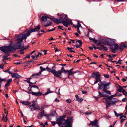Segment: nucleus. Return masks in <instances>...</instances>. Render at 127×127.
Listing matches in <instances>:
<instances>
[{"label":"nucleus","mask_w":127,"mask_h":127,"mask_svg":"<svg viewBox=\"0 0 127 127\" xmlns=\"http://www.w3.org/2000/svg\"><path fill=\"white\" fill-rule=\"evenodd\" d=\"M45 116L47 117H48L50 116L49 115H46L45 114V110L43 111H40L39 112L37 115V117L39 119H41L43 116Z\"/></svg>","instance_id":"obj_10"},{"label":"nucleus","mask_w":127,"mask_h":127,"mask_svg":"<svg viewBox=\"0 0 127 127\" xmlns=\"http://www.w3.org/2000/svg\"><path fill=\"white\" fill-rule=\"evenodd\" d=\"M4 68V66L3 65H0V68L3 69Z\"/></svg>","instance_id":"obj_51"},{"label":"nucleus","mask_w":127,"mask_h":127,"mask_svg":"<svg viewBox=\"0 0 127 127\" xmlns=\"http://www.w3.org/2000/svg\"><path fill=\"white\" fill-rule=\"evenodd\" d=\"M39 74V73H37L32 74L30 77L28 78V79H30L32 78H37L40 76Z\"/></svg>","instance_id":"obj_14"},{"label":"nucleus","mask_w":127,"mask_h":127,"mask_svg":"<svg viewBox=\"0 0 127 127\" xmlns=\"http://www.w3.org/2000/svg\"><path fill=\"white\" fill-rule=\"evenodd\" d=\"M52 92L50 91V89L48 88V89L47 92L44 94H43L42 93L40 92H32L30 93L33 95L35 96H40L41 95H42L43 96H44V95H46L49 93H51ZM28 93H30V92H28Z\"/></svg>","instance_id":"obj_5"},{"label":"nucleus","mask_w":127,"mask_h":127,"mask_svg":"<svg viewBox=\"0 0 127 127\" xmlns=\"http://www.w3.org/2000/svg\"><path fill=\"white\" fill-rule=\"evenodd\" d=\"M52 24V22L49 20H47L44 23V25L45 26L47 27L50 25Z\"/></svg>","instance_id":"obj_20"},{"label":"nucleus","mask_w":127,"mask_h":127,"mask_svg":"<svg viewBox=\"0 0 127 127\" xmlns=\"http://www.w3.org/2000/svg\"><path fill=\"white\" fill-rule=\"evenodd\" d=\"M9 52H8V54H5H5H7V56H4V60H7V59H8V58H7V56H9L10 55V54L9 53Z\"/></svg>","instance_id":"obj_35"},{"label":"nucleus","mask_w":127,"mask_h":127,"mask_svg":"<svg viewBox=\"0 0 127 127\" xmlns=\"http://www.w3.org/2000/svg\"><path fill=\"white\" fill-rule=\"evenodd\" d=\"M21 103L23 105H28L30 104L31 103L29 102L28 101H22L21 102Z\"/></svg>","instance_id":"obj_26"},{"label":"nucleus","mask_w":127,"mask_h":127,"mask_svg":"<svg viewBox=\"0 0 127 127\" xmlns=\"http://www.w3.org/2000/svg\"><path fill=\"white\" fill-rule=\"evenodd\" d=\"M92 77L93 78H95L96 80L94 82V84L97 83L98 82L100 81V75L99 74L98 72H95L92 73Z\"/></svg>","instance_id":"obj_6"},{"label":"nucleus","mask_w":127,"mask_h":127,"mask_svg":"<svg viewBox=\"0 0 127 127\" xmlns=\"http://www.w3.org/2000/svg\"><path fill=\"white\" fill-rule=\"evenodd\" d=\"M102 101L104 103H109V97L107 98H103L102 99Z\"/></svg>","instance_id":"obj_16"},{"label":"nucleus","mask_w":127,"mask_h":127,"mask_svg":"<svg viewBox=\"0 0 127 127\" xmlns=\"http://www.w3.org/2000/svg\"><path fill=\"white\" fill-rule=\"evenodd\" d=\"M100 82L98 83V90H101L103 88V87L104 86V84L102 83L101 81H100Z\"/></svg>","instance_id":"obj_15"},{"label":"nucleus","mask_w":127,"mask_h":127,"mask_svg":"<svg viewBox=\"0 0 127 127\" xmlns=\"http://www.w3.org/2000/svg\"><path fill=\"white\" fill-rule=\"evenodd\" d=\"M125 0H117V1L118 2H123Z\"/></svg>","instance_id":"obj_61"},{"label":"nucleus","mask_w":127,"mask_h":127,"mask_svg":"<svg viewBox=\"0 0 127 127\" xmlns=\"http://www.w3.org/2000/svg\"><path fill=\"white\" fill-rule=\"evenodd\" d=\"M95 38H94V39H93L91 38L90 37L89 38V39L90 40H91L93 41L95 43H96L97 42V40L96 39H95Z\"/></svg>","instance_id":"obj_33"},{"label":"nucleus","mask_w":127,"mask_h":127,"mask_svg":"<svg viewBox=\"0 0 127 127\" xmlns=\"http://www.w3.org/2000/svg\"><path fill=\"white\" fill-rule=\"evenodd\" d=\"M56 123H55L54 122H52V124L53 126L55 125L56 124Z\"/></svg>","instance_id":"obj_59"},{"label":"nucleus","mask_w":127,"mask_h":127,"mask_svg":"<svg viewBox=\"0 0 127 127\" xmlns=\"http://www.w3.org/2000/svg\"><path fill=\"white\" fill-rule=\"evenodd\" d=\"M12 78H19L21 77V76L16 73H14L11 75Z\"/></svg>","instance_id":"obj_18"},{"label":"nucleus","mask_w":127,"mask_h":127,"mask_svg":"<svg viewBox=\"0 0 127 127\" xmlns=\"http://www.w3.org/2000/svg\"><path fill=\"white\" fill-rule=\"evenodd\" d=\"M29 86L30 87H31V88H32V87H34L35 88H37L38 89V90H39V88L37 86L35 85H32L30 84L29 85Z\"/></svg>","instance_id":"obj_31"},{"label":"nucleus","mask_w":127,"mask_h":127,"mask_svg":"<svg viewBox=\"0 0 127 127\" xmlns=\"http://www.w3.org/2000/svg\"><path fill=\"white\" fill-rule=\"evenodd\" d=\"M61 21H67L68 20L67 19V16L66 15L63 14L60 16Z\"/></svg>","instance_id":"obj_12"},{"label":"nucleus","mask_w":127,"mask_h":127,"mask_svg":"<svg viewBox=\"0 0 127 127\" xmlns=\"http://www.w3.org/2000/svg\"><path fill=\"white\" fill-rule=\"evenodd\" d=\"M119 47V45L116 44H115L111 45L110 47V49L112 50V51L113 53L116 52L115 51Z\"/></svg>","instance_id":"obj_11"},{"label":"nucleus","mask_w":127,"mask_h":127,"mask_svg":"<svg viewBox=\"0 0 127 127\" xmlns=\"http://www.w3.org/2000/svg\"><path fill=\"white\" fill-rule=\"evenodd\" d=\"M10 83H9L8 82H7L6 83V84H5V87H7L8 86H9L10 85Z\"/></svg>","instance_id":"obj_49"},{"label":"nucleus","mask_w":127,"mask_h":127,"mask_svg":"<svg viewBox=\"0 0 127 127\" xmlns=\"http://www.w3.org/2000/svg\"><path fill=\"white\" fill-rule=\"evenodd\" d=\"M114 113L115 114V116H116V117H118L119 116L118 114H117L116 112L115 111H114Z\"/></svg>","instance_id":"obj_46"},{"label":"nucleus","mask_w":127,"mask_h":127,"mask_svg":"<svg viewBox=\"0 0 127 127\" xmlns=\"http://www.w3.org/2000/svg\"><path fill=\"white\" fill-rule=\"evenodd\" d=\"M125 120V119H122L120 121V123H122Z\"/></svg>","instance_id":"obj_56"},{"label":"nucleus","mask_w":127,"mask_h":127,"mask_svg":"<svg viewBox=\"0 0 127 127\" xmlns=\"http://www.w3.org/2000/svg\"><path fill=\"white\" fill-rule=\"evenodd\" d=\"M98 93L100 95V97H106L111 94L110 92L108 90H103V91L101 93L100 91L98 92Z\"/></svg>","instance_id":"obj_8"},{"label":"nucleus","mask_w":127,"mask_h":127,"mask_svg":"<svg viewBox=\"0 0 127 127\" xmlns=\"http://www.w3.org/2000/svg\"><path fill=\"white\" fill-rule=\"evenodd\" d=\"M102 42H98L97 44V45L98 46L99 45H102L101 44H102Z\"/></svg>","instance_id":"obj_47"},{"label":"nucleus","mask_w":127,"mask_h":127,"mask_svg":"<svg viewBox=\"0 0 127 127\" xmlns=\"http://www.w3.org/2000/svg\"><path fill=\"white\" fill-rule=\"evenodd\" d=\"M51 20L53 21L57 24H59V23H62L61 22V19L60 18V16L59 19L56 18H50Z\"/></svg>","instance_id":"obj_13"},{"label":"nucleus","mask_w":127,"mask_h":127,"mask_svg":"<svg viewBox=\"0 0 127 127\" xmlns=\"http://www.w3.org/2000/svg\"><path fill=\"white\" fill-rule=\"evenodd\" d=\"M65 117V115L59 117L57 120V122L56 123L59 126L63 123L65 127H71V124L72 122V117H67V119L66 120L64 119Z\"/></svg>","instance_id":"obj_2"},{"label":"nucleus","mask_w":127,"mask_h":127,"mask_svg":"<svg viewBox=\"0 0 127 127\" xmlns=\"http://www.w3.org/2000/svg\"><path fill=\"white\" fill-rule=\"evenodd\" d=\"M48 106L46 105H44L42 106L41 108H40L39 107V108L38 109V110H40V111H43L44 110V109L46 108H47Z\"/></svg>","instance_id":"obj_19"},{"label":"nucleus","mask_w":127,"mask_h":127,"mask_svg":"<svg viewBox=\"0 0 127 127\" xmlns=\"http://www.w3.org/2000/svg\"><path fill=\"white\" fill-rule=\"evenodd\" d=\"M55 28H53V29H50V30H47V32H50V31H53L54 30H55Z\"/></svg>","instance_id":"obj_44"},{"label":"nucleus","mask_w":127,"mask_h":127,"mask_svg":"<svg viewBox=\"0 0 127 127\" xmlns=\"http://www.w3.org/2000/svg\"><path fill=\"white\" fill-rule=\"evenodd\" d=\"M28 36L25 34H21L17 37V39L16 41V42L14 45V47L8 46H7L2 47H0V50L3 52L5 54H8L11 51H14L16 49H20L23 48L24 45L22 41L24 39L26 40Z\"/></svg>","instance_id":"obj_1"},{"label":"nucleus","mask_w":127,"mask_h":127,"mask_svg":"<svg viewBox=\"0 0 127 127\" xmlns=\"http://www.w3.org/2000/svg\"><path fill=\"white\" fill-rule=\"evenodd\" d=\"M2 120L3 121H5L6 122H7V121L8 120H6V117H5V115H3V117L2 118Z\"/></svg>","instance_id":"obj_32"},{"label":"nucleus","mask_w":127,"mask_h":127,"mask_svg":"<svg viewBox=\"0 0 127 127\" xmlns=\"http://www.w3.org/2000/svg\"><path fill=\"white\" fill-rule=\"evenodd\" d=\"M125 47L124 45H120L119 47L120 50H122Z\"/></svg>","instance_id":"obj_38"},{"label":"nucleus","mask_w":127,"mask_h":127,"mask_svg":"<svg viewBox=\"0 0 127 127\" xmlns=\"http://www.w3.org/2000/svg\"><path fill=\"white\" fill-rule=\"evenodd\" d=\"M81 46H80V45H77L76 46V48H80Z\"/></svg>","instance_id":"obj_54"},{"label":"nucleus","mask_w":127,"mask_h":127,"mask_svg":"<svg viewBox=\"0 0 127 127\" xmlns=\"http://www.w3.org/2000/svg\"><path fill=\"white\" fill-rule=\"evenodd\" d=\"M66 73H65V74L67 72H68V77L69 78V76L70 75H71L72 76L73 75V72H72L71 71H70V70H66Z\"/></svg>","instance_id":"obj_25"},{"label":"nucleus","mask_w":127,"mask_h":127,"mask_svg":"<svg viewBox=\"0 0 127 127\" xmlns=\"http://www.w3.org/2000/svg\"><path fill=\"white\" fill-rule=\"evenodd\" d=\"M100 46L102 47V49L105 51H107L108 49V48L105 46L103 45H100Z\"/></svg>","instance_id":"obj_27"},{"label":"nucleus","mask_w":127,"mask_h":127,"mask_svg":"<svg viewBox=\"0 0 127 127\" xmlns=\"http://www.w3.org/2000/svg\"><path fill=\"white\" fill-rule=\"evenodd\" d=\"M89 126L91 127H99L98 121L97 119L93 121H91Z\"/></svg>","instance_id":"obj_9"},{"label":"nucleus","mask_w":127,"mask_h":127,"mask_svg":"<svg viewBox=\"0 0 127 127\" xmlns=\"http://www.w3.org/2000/svg\"><path fill=\"white\" fill-rule=\"evenodd\" d=\"M12 79H8L7 82L10 83L12 81Z\"/></svg>","instance_id":"obj_43"},{"label":"nucleus","mask_w":127,"mask_h":127,"mask_svg":"<svg viewBox=\"0 0 127 127\" xmlns=\"http://www.w3.org/2000/svg\"><path fill=\"white\" fill-rule=\"evenodd\" d=\"M35 50H34L33 51H32V52L30 54V55H31L33 53L35 52Z\"/></svg>","instance_id":"obj_62"},{"label":"nucleus","mask_w":127,"mask_h":127,"mask_svg":"<svg viewBox=\"0 0 127 127\" xmlns=\"http://www.w3.org/2000/svg\"><path fill=\"white\" fill-rule=\"evenodd\" d=\"M40 125H42V126H43V127H45V125H44V124H43L42 123H41L40 124Z\"/></svg>","instance_id":"obj_63"},{"label":"nucleus","mask_w":127,"mask_h":127,"mask_svg":"<svg viewBox=\"0 0 127 127\" xmlns=\"http://www.w3.org/2000/svg\"><path fill=\"white\" fill-rule=\"evenodd\" d=\"M30 107L32 106L34 108V110H36V109H38V108H39V106L38 105H37L36 106V104H35L34 103H33L32 105H30Z\"/></svg>","instance_id":"obj_23"},{"label":"nucleus","mask_w":127,"mask_h":127,"mask_svg":"<svg viewBox=\"0 0 127 127\" xmlns=\"http://www.w3.org/2000/svg\"><path fill=\"white\" fill-rule=\"evenodd\" d=\"M58 28L59 29L62 30H64V29H63V27L61 26H59L58 27Z\"/></svg>","instance_id":"obj_41"},{"label":"nucleus","mask_w":127,"mask_h":127,"mask_svg":"<svg viewBox=\"0 0 127 127\" xmlns=\"http://www.w3.org/2000/svg\"><path fill=\"white\" fill-rule=\"evenodd\" d=\"M40 71L39 72V73L40 74H41V72L44 71L45 70H46V69L45 68H43L41 66L40 67Z\"/></svg>","instance_id":"obj_28"},{"label":"nucleus","mask_w":127,"mask_h":127,"mask_svg":"<svg viewBox=\"0 0 127 127\" xmlns=\"http://www.w3.org/2000/svg\"><path fill=\"white\" fill-rule=\"evenodd\" d=\"M14 81H15V82H16V84H18L19 83L18 82V81H17L16 79L14 80Z\"/></svg>","instance_id":"obj_60"},{"label":"nucleus","mask_w":127,"mask_h":127,"mask_svg":"<svg viewBox=\"0 0 127 127\" xmlns=\"http://www.w3.org/2000/svg\"><path fill=\"white\" fill-rule=\"evenodd\" d=\"M97 49H98L99 50H101L102 49V47H97L96 48Z\"/></svg>","instance_id":"obj_55"},{"label":"nucleus","mask_w":127,"mask_h":127,"mask_svg":"<svg viewBox=\"0 0 127 127\" xmlns=\"http://www.w3.org/2000/svg\"><path fill=\"white\" fill-rule=\"evenodd\" d=\"M62 23H62L63 25H64L65 27H67L69 25V22L68 21H61V22Z\"/></svg>","instance_id":"obj_22"},{"label":"nucleus","mask_w":127,"mask_h":127,"mask_svg":"<svg viewBox=\"0 0 127 127\" xmlns=\"http://www.w3.org/2000/svg\"><path fill=\"white\" fill-rule=\"evenodd\" d=\"M48 18L50 19V18L47 15H45L44 16H42L41 17V20L44 23L46 22L47 20V19Z\"/></svg>","instance_id":"obj_17"},{"label":"nucleus","mask_w":127,"mask_h":127,"mask_svg":"<svg viewBox=\"0 0 127 127\" xmlns=\"http://www.w3.org/2000/svg\"><path fill=\"white\" fill-rule=\"evenodd\" d=\"M46 69L48 71L51 72L55 76L57 77H61L62 73H66V71L63 67H62L60 70L58 71H56L55 69L49 68L48 67H46Z\"/></svg>","instance_id":"obj_3"},{"label":"nucleus","mask_w":127,"mask_h":127,"mask_svg":"<svg viewBox=\"0 0 127 127\" xmlns=\"http://www.w3.org/2000/svg\"><path fill=\"white\" fill-rule=\"evenodd\" d=\"M40 25H38V26H36L33 29L31 28L29 30L27 31L26 33L25 34L28 37L30 35V33L36 31H38V30L40 29Z\"/></svg>","instance_id":"obj_7"},{"label":"nucleus","mask_w":127,"mask_h":127,"mask_svg":"<svg viewBox=\"0 0 127 127\" xmlns=\"http://www.w3.org/2000/svg\"><path fill=\"white\" fill-rule=\"evenodd\" d=\"M4 113L6 114H8V111L6 109H4Z\"/></svg>","instance_id":"obj_50"},{"label":"nucleus","mask_w":127,"mask_h":127,"mask_svg":"<svg viewBox=\"0 0 127 127\" xmlns=\"http://www.w3.org/2000/svg\"><path fill=\"white\" fill-rule=\"evenodd\" d=\"M119 88L117 89V91L119 92H122L123 90V87H121L120 86H119Z\"/></svg>","instance_id":"obj_29"},{"label":"nucleus","mask_w":127,"mask_h":127,"mask_svg":"<svg viewBox=\"0 0 127 127\" xmlns=\"http://www.w3.org/2000/svg\"><path fill=\"white\" fill-rule=\"evenodd\" d=\"M55 101L56 102H59V100L56 98L55 99Z\"/></svg>","instance_id":"obj_64"},{"label":"nucleus","mask_w":127,"mask_h":127,"mask_svg":"<svg viewBox=\"0 0 127 127\" xmlns=\"http://www.w3.org/2000/svg\"><path fill=\"white\" fill-rule=\"evenodd\" d=\"M78 43L80 46H82V42L80 40H78L76 42V43Z\"/></svg>","instance_id":"obj_34"},{"label":"nucleus","mask_w":127,"mask_h":127,"mask_svg":"<svg viewBox=\"0 0 127 127\" xmlns=\"http://www.w3.org/2000/svg\"><path fill=\"white\" fill-rule=\"evenodd\" d=\"M92 113L91 112H86L84 113L85 114H86V115H88L91 114Z\"/></svg>","instance_id":"obj_45"},{"label":"nucleus","mask_w":127,"mask_h":127,"mask_svg":"<svg viewBox=\"0 0 127 127\" xmlns=\"http://www.w3.org/2000/svg\"><path fill=\"white\" fill-rule=\"evenodd\" d=\"M76 100L77 101L80 102H81L83 100L81 98H78L77 99H76Z\"/></svg>","instance_id":"obj_37"},{"label":"nucleus","mask_w":127,"mask_h":127,"mask_svg":"<svg viewBox=\"0 0 127 127\" xmlns=\"http://www.w3.org/2000/svg\"><path fill=\"white\" fill-rule=\"evenodd\" d=\"M29 79V80L26 81H27L28 83H30V84H35L36 82V81H35L34 82H31L30 80V79Z\"/></svg>","instance_id":"obj_30"},{"label":"nucleus","mask_w":127,"mask_h":127,"mask_svg":"<svg viewBox=\"0 0 127 127\" xmlns=\"http://www.w3.org/2000/svg\"><path fill=\"white\" fill-rule=\"evenodd\" d=\"M80 28L79 27V26H77L76 27V28L78 30L77 32L79 33L80 34H81V32L79 30V28Z\"/></svg>","instance_id":"obj_39"},{"label":"nucleus","mask_w":127,"mask_h":127,"mask_svg":"<svg viewBox=\"0 0 127 127\" xmlns=\"http://www.w3.org/2000/svg\"><path fill=\"white\" fill-rule=\"evenodd\" d=\"M117 96L116 94H115L109 96V101L110 102L106 104V108L110 106L115 104V103L119 101L117 99L115 98Z\"/></svg>","instance_id":"obj_4"},{"label":"nucleus","mask_w":127,"mask_h":127,"mask_svg":"<svg viewBox=\"0 0 127 127\" xmlns=\"http://www.w3.org/2000/svg\"><path fill=\"white\" fill-rule=\"evenodd\" d=\"M103 44L104 45H110V44L109 41L107 39H105L104 41L103 42Z\"/></svg>","instance_id":"obj_24"},{"label":"nucleus","mask_w":127,"mask_h":127,"mask_svg":"<svg viewBox=\"0 0 127 127\" xmlns=\"http://www.w3.org/2000/svg\"><path fill=\"white\" fill-rule=\"evenodd\" d=\"M110 84V82L105 83L104 84L103 90H106L109 88V85Z\"/></svg>","instance_id":"obj_21"},{"label":"nucleus","mask_w":127,"mask_h":127,"mask_svg":"<svg viewBox=\"0 0 127 127\" xmlns=\"http://www.w3.org/2000/svg\"><path fill=\"white\" fill-rule=\"evenodd\" d=\"M27 48H24V49H22L21 50V52H20V53L21 54H24V52H23V51L24 50H26V49Z\"/></svg>","instance_id":"obj_36"},{"label":"nucleus","mask_w":127,"mask_h":127,"mask_svg":"<svg viewBox=\"0 0 127 127\" xmlns=\"http://www.w3.org/2000/svg\"><path fill=\"white\" fill-rule=\"evenodd\" d=\"M66 101L67 103H70L71 102V100L70 99H68L66 100Z\"/></svg>","instance_id":"obj_42"},{"label":"nucleus","mask_w":127,"mask_h":127,"mask_svg":"<svg viewBox=\"0 0 127 127\" xmlns=\"http://www.w3.org/2000/svg\"><path fill=\"white\" fill-rule=\"evenodd\" d=\"M122 92L123 94L124 95H127V93L125 91L124 89H123L122 91Z\"/></svg>","instance_id":"obj_40"},{"label":"nucleus","mask_w":127,"mask_h":127,"mask_svg":"<svg viewBox=\"0 0 127 127\" xmlns=\"http://www.w3.org/2000/svg\"><path fill=\"white\" fill-rule=\"evenodd\" d=\"M103 75L106 78H108L109 77V76L108 75L104 74Z\"/></svg>","instance_id":"obj_48"},{"label":"nucleus","mask_w":127,"mask_h":127,"mask_svg":"<svg viewBox=\"0 0 127 127\" xmlns=\"http://www.w3.org/2000/svg\"><path fill=\"white\" fill-rule=\"evenodd\" d=\"M67 49H68V50H70L73 49V48H72V47L70 48V47H68L67 48Z\"/></svg>","instance_id":"obj_53"},{"label":"nucleus","mask_w":127,"mask_h":127,"mask_svg":"<svg viewBox=\"0 0 127 127\" xmlns=\"http://www.w3.org/2000/svg\"><path fill=\"white\" fill-rule=\"evenodd\" d=\"M77 26H79L80 27H82L81 26V24L80 23H78V24L77 25Z\"/></svg>","instance_id":"obj_57"},{"label":"nucleus","mask_w":127,"mask_h":127,"mask_svg":"<svg viewBox=\"0 0 127 127\" xmlns=\"http://www.w3.org/2000/svg\"><path fill=\"white\" fill-rule=\"evenodd\" d=\"M92 46H93V47H94V48L95 49V50H96V49H97V47H95V45L94 44H93L92 45Z\"/></svg>","instance_id":"obj_58"},{"label":"nucleus","mask_w":127,"mask_h":127,"mask_svg":"<svg viewBox=\"0 0 127 127\" xmlns=\"http://www.w3.org/2000/svg\"><path fill=\"white\" fill-rule=\"evenodd\" d=\"M82 93L83 94H86L87 93V92L85 91H82Z\"/></svg>","instance_id":"obj_52"}]
</instances>
